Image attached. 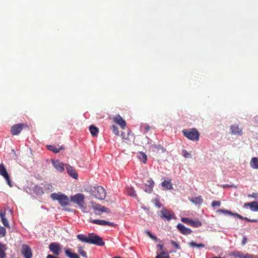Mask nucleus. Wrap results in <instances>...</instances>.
<instances>
[{"instance_id": "9b49d317", "label": "nucleus", "mask_w": 258, "mask_h": 258, "mask_svg": "<svg viewBox=\"0 0 258 258\" xmlns=\"http://www.w3.org/2000/svg\"><path fill=\"white\" fill-rule=\"evenodd\" d=\"M66 168L68 174L73 178L77 179L78 178V174L75 169L70 165L66 164Z\"/></svg>"}, {"instance_id": "864d4df0", "label": "nucleus", "mask_w": 258, "mask_h": 258, "mask_svg": "<svg viewBox=\"0 0 258 258\" xmlns=\"http://www.w3.org/2000/svg\"><path fill=\"white\" fill-rule=\"evenodd\" d=\"M44 187L47 189H49L50 187H52V185L50 184H47L45 185Z\"/></svg>"}, {"instance_id": "c03bdc74", "label": "nucleus", "mask_w": 258, "mask_h": 258, "mask_svg": "<svg viewBox=\"0 0 258 258\" xmlns=\"http://www.w3.org/2000/svg\"><path fill=\"white\" fill-rule=\"evenodd\" d=\"M5 179L6 180L8 184V185L10 187H12L13 186V184H12V182H11V181L10 180V176H8V178L7 177H5Z\"/></svg>"}, {"instance_id": "3c124183", "label": "nucleus", "mask_w": 258, "mask_h": 258, "mask_svg": "<svg viewBox=\"0 0 258 258\" xmlns=\"http://www.w3.org/2000/svg\"><path fill=\"white\" fill-rule=\"evenodd\" d=\"M143 127H144L147 131H148L150 128L149 125L148 124H145V125H143Z\"/></svg>"}, {"instance_id": "72a5a7b5", "label": "nucleus", "mask_w": 258, "mask_h": 258, "mask_svg": "<svg viewBox=\"0 0 258 258\" xmlns=\"http://www.w3.org/2000/svg\"><path fill=\"white\" fill-rule=\"evenodd\" d=\"M96 209L102 212H109V209L104 206H99L98 207L96 208Z\"/></svg>"}, {"instance_id": "bb28decb", "label": "nucleus", "mask_w": 258, "mask_h": 258, "mask_svg": "<svg viewBox=\"0 0 258 258\" xmlns=\"http://www.w3.org/2000/svg\"><path fill=\"white\" fill-rule=\"evenodd\" d=\"M77 238L82 242L88 243V235L87 236L83 234H78L77 235Z\"/></svg>"}, {"instance_id": "c756f323", "label": "nucleus", "mask_w": 258, "mask_h": 258, "mask_svg": "<svg viewBox=\"0 0 258 258\" xmlns=\"http://www.w3.org/2000/svg\"><path fill=\"white\" fill-rule=\"evenodd\" d=\"M190 225L194 227H199L202 225V223L198 220H191Z\"/></svg>"}, {"instance_id": "f257e3e1", "label": "nucleus", "mask_w": 258, "mask_h": 258, "mask_svg": "<svg viewBox=\"0 0 258 258\" xmlns=\"http://www.w3.org/2000/svg\"><path fill=\"white\" fill-rule=\"evenodd\" d=\"M88 192L98 200H104L106 196L105 189L101 186H89L85 189Z\"/></svg>"}, {"instance_id": "f8f14e48", "label": "nucleus", "mask_w": 258, "mask_h": 258, "mask_svg": "<svg viewBox=\"0 0 258 258\" xmlns=\"http://www.w3.org/2000/svg\"><path fill=\"white\" fill-rule=\"evenodd\" d=\"M178 230L183 234L188 235L190 234L192 231L189 228L185 227L183 224L179 223L177 225Z\"/></svg>"}, {"instance_id": "1a4fd4ad", "label": "nucleus", "mask_w": 258, "mask_h": 258, "mask_svg": "<svg viewBox=\"0 0 258 258\" xmlns=\"http://www.w3.org/2000/svg\"><path fill=\"white\" fill-rule=\"evenodd\" d=\"M22 253L25 258H32L31 250L27 245L23 244L22 245Z\"/></svg>"}, {"instance_id": "ea45409f", "label": "nucleus", "mask_w": 258, "mask_h": 258, "mask_svg": "<svg viewBox=\"0 0 258 258\" xmlns=\"http://www.w3.org/2000/svg\"><path fill=\"white\" fill-rule=\"evenodd\" d=\"M191 221V219H190L188 218H181V221L182 222L188 224L189 225L190 224Z\"/></svg>"}, {"instance_id": "7c9ffc66", "label": "nucleus", "mask_w": 258, "mask_h": 258, "mask_svg": "<svg viewBox=\"0 0 258 258\" xmlns=\"http://www.w3.org/2000/svg\"><path fill=\"white\" fill-rule=\"evenodd\" d=\"M188 245L190 247H196L198 248L205 247V245L204 244H203V243L197 244V243H195L194 241H191L189 243H188Z\"/></svg>"}, {"instance_id": "a19ab883", "label": "nucleus", "mask_w": 258, "mask_h": 258, "mask_svg": "<svg viewBox=\"0 0 258 258\" xmlns=\"http://www.w3.org/2000/svg\"><path fill=\"white\" fill-rule=\"evenodd\" d=\"M171 244L174 246L177 249H180V246L178 243L173 240L171 241Z\"/></svg>"}, {"instance_id": "6e6552de", "label": "nucleus", "mask_w": 258, "mask_h": 258, "mask_svg": "<svg viewBox=\"0 0 258 258\" xmlns=\"http://www.w3.org/2000/svg\"><path fill=\"white\" fill-rule=\"evenodd\" d=\"M52 165L57 171L62 172L64 170V166L66 164H64L63 163L59 162L58 160H52Z\"/></svg>"}, {"instance_id": "a211bd4d", "label": "nucleus", "mask_w": 258, "mask_h": 258, "mask_svg": "<svg viewBox=\"0 0 258 258\" xmlns=\"http://www.w3.org/2000/svg\"><path fill=\"white\" fill-rule=\"evenodd\" d=\"M0 175L4 177V178H8V176H9V174L7 172L6 168L3 163H1L0 164Z\"/></svg>"}, {"instance_id": "6e6d98bb", "label": "nucleus", "mask_w": 258, "mask_h": 258, "mask_svg": "<svg viewBox=\"0 0 258 258\" xmlns=\"http://www.w3.org/2000/svg\"><path fill=\"white\" fill-rule=\"evenodd\" d=\"M250 222H258V219H251Z\"/></svg>"}, {"instance_id": "052dcab7", "label": "nucleus", "mask_w": 258, "mask_h": 258, "mask_svg": "<svg viewBox=\"0 0 258 258\" xmlns=\"http://www.w3.org/2000/svg\"><path fill=\"white\" fill-rule=\"evenodd\" d=\"M212 258H223V257H212Z\"/></svg>"}, {"instance_id": "5701e85b", "label": "nucleus", "mask_w": 258, "mask_h": 258, "mask_svg": "<svg viewBox=\"0 0 258 258\" xmlns=\"http://www.w3.org/2000/svg\"><path fill=\"white\" fill-rule=\"evenodd\" d=\"M47 148L49 150L51 151L54 153H58L60 150L63 149V147L60 146L59 147H57L55 146L49 145L47 146Z\"/></svg>"}, {"instance_id": "bf43d9fd", "label": "nucleus", "mask_w": 258, "mask_h": 258, "mask_svg": "<svg viewBox=\"0 0 258 258\" xmlns=\"http://www.w3.org/2000/svg\"><path fill=\"white\" fill-rule=\"evenodd\" d=\"M230 185H229L226 184V185H223V187H230Z\"/></svg>"}, {"instance_id": "f03ea898", "label": "nucleus", "mask_w": 258, "mask_h": 258, "mask_svg": "<svg viewBox=\"0 0 258 258\" xmlns=\"http://www.w3.org/2000/svg\"><path fill=\"white\" fill-rule=\"evenodd\" d=\"M71 202L77 204L79 208L84 211L86 209L85 202V196L82 194H77L70 197Z\"/></svg>"}, {"instance_id": "f704fd0d", "label": "nucleus", "mask_w": 258, "mask_h": 258, "mask_svg": "<svg viewBox=\"0 0 258 258\" xmlns=\"http://www.w3.org/2000/svg\"><path fill=\"white\" fill-rule=\"evenodd\" d=\"M78 249V251L81 256L85 257H87L86 252L83 249L81 246H79Z\"/></svg>"}, {"instance_id": "b1692460", "label": "nucleus", "mask_w": 258, "mask_h": 258, "mask_svg": "<svg viewBox=\"0 0 258 258\" xmlns=\"http://www.w3.org/2000/svg\"><path fill=\"white\" fill-rule=\"evenodd\" d=\"M89 130L92 136H97L98 133V129L97 127L93 125H91L89 127Z\"/></svg>"}, {"instance_id": "a18cd8bd", "label": "nucleus", "mask_w": 258, "mask_h": 258, "mask_svg": "<svg viewBox=\"0 0 258 258\" xmlns=\"http://www.w3.org/2000/svg\"><path fill=\"white\" fill-rule=\"evenodd\" d=\"M233 216H235L238 217V218L241 219V220H244V217L242 216L241 215L237 214V213H234L233 214Z\"/></svg>"}, {"instance_id": "2f4dec72", "label": "nucleus", "mask_w": 258, "mask_h": 258, "mask_svg": "<svg viewBox=\"0 0 258 258\" xmlns=\"http://www.w3.org/2000/svg\"><path fill=\"white\" fill-rule=\"evenodd\" d=\"M127 194L133 197L136 196L135 190L132 187H128L126 189Z\"/></svg>"}, {"instance_id": "603ef678", "label": "nucleus", "mask_w": 258, "mask_h": 258, "mask_svg": "<svg viewBox=\"0 0 258 258\" xmlns=\"http://www.w3.org/2000/svg\"><path fill=\"white\" fill-rule=\"evenodd\" d=\"M158 248H159L160 250H162L163 248V245L162 244H159L157 245Z\"/></svg>"}, {"instance_id": "7ed1b4c3", "label": "nucleus", "mask_w": 258, "mask_h": 258, "mask_svg": "<svg viewBox=\"0 0 258 258\" xmlns=\"http://www.w3.org/2000/svg\"><path fill=\"white\" fill-rule=\"evenodd\" d=\"M50 197L53 200L58 201L59 204L62 206H66L69 205L68 197L61 192L52 193L51 194Z\"/></svg>"}, {"instance_id": "9d476101", "label": "nucleus", "mask_w": 258, "mask_h": 258, "mask_svg": "<svg viewBox=\"0 0 258 258\" xmlns=\"http://www.w3.org/2000/svg\"><path fill=\"white\" fill-rule=\"evenodd\" d=\"M24 126V124L19 123L15 125H14L11 127V133L13 135H18L22 130L23 129Z\"/></svg>"}, {"instance_id": "2eb2a0df", "label": "nucleus", "mask_w": 258, "mask_h": 258, "mask_svg": "<svg viewBox=\"0 0 258 258\" xmlns=\"http://www.w3.org/2000/svg\"><path fill=\"white\" fill-rule=\"evenodd\" d=\"M249 207L250 210L253 212L258 211V202L254 201L251 203H246L244 204L243 207Z\"/></svg>"}, {"instance_id": "0eeeda50", "label": "nucleus", "mask_w": 258, "mask_h": 258, "mask_svg": "<svg viewBox=\"0 0 258 258\" xmlns=\"http://www.w3.org/2000/svg\"><path fill=\"white\" fill-rule=\"evenodd\" d=\"M49 248L55 255H59L61 252L60 244L58 243H51L49 245Z\"/></svg>"}, {"instance_id": "aec40b11", "label": "nucleus", "mask_w": 258, "mask_h": 258, "mask_svg": "<svg viewBox=\"0 0 258 258\" xmlns=\"http://www.w3.org/2000/svg\"><path fill=\"white\" fill-rule=\"evenodd\" d=\"M162 186L165 189H173L172 184L170 180H164L161 183Z\"/></svg>"}, {"instance_id": "e433bc0d", "label": "nucleus", "mask_w": 258, "mask_h": 258, "mask_svg": "<svg viewBox=\"0 0 258 258\" xmlns=\"http://www.w3.org/2000/svg\"><path fill=\"white\" fill-rule=\"evenodd\" d=\"M6 229L3 226H0V236L4 237L6 235Z\"/></svg>"}, {"instance_id": "423d86ee", "label": "nucleus", "mask_w": 258, "mask_h": 258, "mask_svg": "<svg viewBox=\"0 0 258 258\" xmlns=\"http://www.w3.org/2000/svg\"><path fill=\"white\" fill-rule=\"evenodd\" d=\"M158 214L161 218L167 221H170L172 219H175V215L171 211L164 208L159 211Z\"/></svg>"}, {"instance_id": "4d7b16f0", "label": "nucleus", "mask_w": 258, "mask_h": 258, "mask_svg": "<svg viewBox=\"0 0 258 258\" xmlns=\"http://www.w3.org/2000/svg\"><path fill=\"white\" fill-rule=\"evenodd\" d=\"M244 220H246V221H247L248 222H250L251 219H249V218H248L247 217H244Z\"/></svg>"}, {"instance_id": "473e14b6", "label": "nucleus", "mask_w": 258, "mask_h": 258, "mask_svg": "<svg viewBox=\"0 0 258 258\" xmlns=\"http://www.w3.org/2000/svg\"><path fill=\"white\" fill-rule=\"evenodd\" d=\"M4 245L0 243V258H5L6 253L4 250Z\"/></svg>"}, {"instance_id": "412c9836", "label": "nucleus", "mask_w": 258, "mask_h": 258, "mask_svg": "<svg viewBox=\"0 0 258 258\" xmlns=\"http://www.w3.org/2000/svg\"><path fill=\"white\" fill-rule=\"evenodd\" d=\"M5 216H6V213H3V212H1L0 213V217L2 219V222L3 223V224H4V225L7 227V228H10V225H9V222L7 220V219H6L5 218Z\"/></svg>"}, {"instance_id": "5fc2aeb1", "label": "nucleus", "mask_w": 258, "mask_h": 258, "mask_svg": "<svg viewBox=\"0 0 258 258\" xmlns=\"http://www.w3.org/2000/svg\"><path fill=\"white\" fill-rule=\"evenodd\" d=\"M39 194H42L43 192L42 188L41 187H38Z\"/></svg>"}, {"instance_id": "c9c22d12", "label": "nucleus", "mask_w": 258, "mask_h": 258, "mask_svg": "<svg viewBox=\"0 0 258 258\" xmlns=\"http://www.w3.org/2000/svg\"><path fill=\"white\" fill-rule=\"evenodd\" d=\"M232 255L236 257H239V258H243V256H244V254L242 253V252H240V251L234 252L233 253Z\"/></svg>"}, {"instance_id": "ddd939ff", "label": "nucleus", "mask_w": 258, "mask_h": 258, "mask_svg": "<svg viewBox=\"0 0 258 258\" xmlns=\"http://www.w3.org/2000/svg\"><path fill=\"white\" fill-rule=\"evenodd\" d=\"M231 134L235 135L241 136L242 131L237 124H232L230 126Z\"/></svg>"}, {"instance_id": "20e7f679", "label": "nucleus", "mask_w": 258, "mask_h": 258, "mask_svg": "<svg viewBox=\"0 0 258 258\" xmlns=\"http://www.w3.org/2000/svg\"><path fill=\"white\" fill-rule=\"evenodd\" d=\"M182 133L184 136L190 140L197 141L199 139L200 134L196 128L184 130Z\"/></svg>"}, {"instance_id": "8fccbe9b", "label": "nucleus", "mask_w": 258, "mask_h": 258, "mask_svg": "<svg viewBox=\"0 0 258 258\" xmlns=\"http://www.w3.org/2000/svg\"><path fill=\"white\" fill-rule=\"evenodd\" d=\"M248 196L249 197H251V198H253L254 199H256L257 198V194L252 193L251 195H249Z\"/></svg>"}, {"instance_id": "37998d69", "label": "nucleus", "mask_w": 258, "mask_h": 258, "mask_svg": "<svg viewBox=\"0 0 258 258\" xmlns=\"http://www.w3.org/2000/svg\"><path fill=\"white\" fill-rule=\"evenodd\" d=\"M221 205V203L219 201H214L212 203V207H219Z\"/></svg>"}, {"instance_id": "dca6fc26", "label": "nucleus", "mask_w": 258, "mask_h": 258, "mask_svg": "<svg viewBox=\"0 0 258 258\" xmlns=\"http://www.w3.org/2000/svg\"><path fill=\"white\" fill-rule=\"evenodd\" d=\"M114 120L116 123L120 125L121 128H124L125 127L126 125L125 122L120 115H118L115 116Z\"/></svg>"}, {"instance_id": "de8ad7c7", "label": "nucleus", "mask_w": 258, "mask_h": 258, "mask_svg": "<svg viewBox=\"0 0 258 258\" xmlns=\"http://www.w3.org/2000/svg\"><path fill=\"white\" fill-rule=\"evenodd\" d=\"M243 258H253V255L250 254H244Z\"/></svg>"}, {"instance_id": "09e8293b", "label": "nucleus", "mask_w": 258, "mask_h": 258, "mask_svg": "<svg viewBox=\"0 0 258 258\" xmlns=\"http://www.w3.org/2000/svg\"><path fill=\"white\" fill-rule=\"evenodd\" d=\"M247 242V238L245 236L243 237L242 240V245H244Z\"/></svg>"}, {"instance_id": "49530a36", "label": "nucleus", "mask_w": 258, "mask_h": 258, "mask_svg": "<svg viewBox=\"0 0 258 258\" xmlns=\"http://www.w3.org/2000/svg\"><path fill=\"white\" fill-rule=\"evenodd\" d=\"M112 127H113V132L115 135H118L119 134V132L118 131L117 127L114 125H113Z\"/></svg>"}, {"instance_id": "13d9d810", "label": "nucleus", "mask_w": 258, "mask_h": 258, "mask_svg": "<svg viewBox=\"0 0 258 258\" xmlns=\"http://www.w3.org/2000/svg\"><path fill=\"white\" fill-rule=\"evenodd\" d=\"M230 187H234V188H237V186L234 184H232V185H230Z\"/></svg>"}, {"instance_id": "79ce46f5", "label": "nucleus", "mask_w": 258, "mask_h": 258, "mask_svg": "<svg viewBox=\"0 0 258 258\" xmlns=\"http://www.w3.org/2000/svg\"><path fill=\"white\" fill-rule=\"evenodd\" d=\"M148 182H149L150 186L149 188V192H151L152 191V188L154 186V182L152 179L149 180L148 181Z\"/></svg>"}, {"instance_id": "4c0bfd02", "label": "nucleus", "mask_w": 258, "mask_h": 258, "mask_svg": "<svg viewBox=\"0 0 258 258\" xmlns=\"http://www.w3.org/2000/svg\"><path fill=\"white\" fill-rule=\"evenodd\" d=\"M154 147L155 148H156L157 149V151H160V150H161L162 152V153H164L165 152V149L162 147L160 145H154Z\"/></svg>"}, {"instance_id": "f3484780", "label": "nucleus", "mask_w": 258, "mask_h": 258, "mask_svg": "<svg viewBox=\"0 0 258 258\" xmlns=\"http://www.w3.org/2000/svg\"><path fill=\"white\" fill-rule=\"evenodd\" d=\"M249 164L252 169H258V157H252Z\"/></svg>"}, {"instance_id": "58836bf2", "label": "nucleus", "mask_w": 258, "mask_h": 258, "mask_svg": "<svg viewBox=\"0 0 258 258\" xmlns=\"http://www.w3.org/2000/svg\"><path fill=\"white\" fill-rule=\"evenodd\" d=\"M145 233L152 239L155 240H157V237L153 235L150 231H146Z\"/></svg>"}, {"instance_id": "4be33fe9", "label": "nucleus", "mask_w": 258, "mask_h": 258, "mask_svg": "<svg viewBox=\"0 0 258 258\" xmlns=\"http://www.w3.org/2000/svg\"><path fill=\"white\" fill-rule=\"evenodd\" d=\"M64 252L66 255L69 258H79V256L77 253L72 252L71 250L68 248H66Z\"/></svg>"}, {"instance_id": "39448f33", "label": "nucleus", "mask_w": 258, "mask_h": 258, "mask_svg": "<svg viewBox=\"0 0 258 258\" xmlns=\"http://www.w3.org/2000/svg\"><path fill=\"white\" fill-rule=\"evenodd\" d=\"M88 243L93 244L98 246H103L105 244L102 238L98 235L94 233L88 234Z\"/></svg>"}, {"instance_id": "6ab92c4d", "label": "nucleus", "mask_w": 258, "mask_h": 258, "mask_svg": "<svg viewBox=\"0 0 258 258\" xmlns=\"http://www.w3.org/2000/svg\"><path fill=\"white\" fill-rule=\"evenodd\" d=\"M189 201L196 205H200L203 203V199L201 196L190 198Z\"/></svg>"}, {"instance_id": "c85d7f7f", "label": "nucleus", "mask_w": 258, "mask_h": 258, "mask_svg": "<svg viewBox=\"0 0 258 258\" xmlns=\"http://www.w3.org/2000/svg\"><path fill=\"white\" fill-rule=\"evenodd\" d=\"M217 212L220 214H223L225 215H228L230 216H233V213H232V212L225 209H218L217 211Z\"/></svg>"}, {"instance_id": "cd10ccee", "label": "nucleus", "mask_w": 258, "mask_h": 258, "mask_svg": "<svg viewBox=\"0 0 258 258\" xmlns=\"http://www.w3.org/2000/svg\"><path fill=\"white\" fill-rule=\"evenodd\" d=\"M181 155L185 158H191L192 154L191 152H188L186 150L183 149L181 151Z\"/></svg>"}, {"instance_id": "4468645a", "label": "nucleus", "mask_w": 258, "mask_h": 258, "mask_svg": "<svg viewBox=\"0 0 258 258\" xmlns=\"http://www.w3.org/2000/svg\"><path fill=\"white\" fill-rule=\"evenodd\" d=\"M90 222L93 224H96L102 226H113L114 224L113 223L110 222L109 221H107L103 220H99V219H95V220H91Z\"/></svg>"}, {"instance_id": "393cba45", "label": "nucleus", "mask_w": 258, "mask_h": 258, "mask_svg": "<svg viewBox=\"0 0 258 258\" xmlns=\"http://www.w3.org/2000/svg\"><path fill=\"white\" fill-rule=\"evenodd\" d=\"M157 254L155 258H170L169 253L167 251H162L160 253L157 252Z\"/></svg>"}, {"instance_id": "a878e982", "label": "nucleus", "mask_w": 258, "mask_h": 258, "mask_svg": "<svg viewBox=\"0 0 258 258\" xmlns=\"http://www.w3.org/2000/svg\"><path fill=\"white\" fill-rule=\"evenodd\" d=\"M138 158L143 162L144 163H146L147 160V155L143 152H139L138 154Z\"/></svg>"}]
</instances>
